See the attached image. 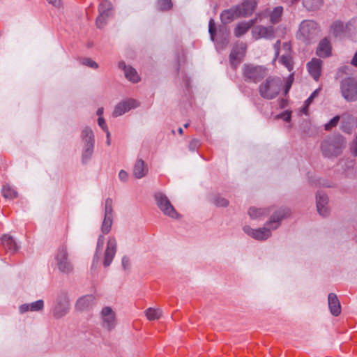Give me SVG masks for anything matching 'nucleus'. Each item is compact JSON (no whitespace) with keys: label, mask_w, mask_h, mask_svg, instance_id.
<instances>
[{"label":"nucleus","mask_w":357,"mask_h":357,"mask_svg":"<svg viewBox=\"0 0 357 357\" xmlns=\"http://www.w3.org/2000/svg\"><path fill=\"white\" fill-rule=\"evenodd\" d=\"M288 212L284 209H280L275 211L270 218V220L263 228L254 229L250 226L246 225L243 227V231L248 235L255 239L262 241L267 239L271 235V231L277 229L282 220L287 215Z\"/></svg>","instance_id":"obj_1"},{"label":"nucleus","mask_w":357,"mask_h":357,"mask_svg":"<svg viewBox=\"0 0 357 357\" xmlns=\"http://www.w3.org/2000/svg\"><path fill=\"white\" fill-rule=\"evenodd\" d=\"M208 31L211 39L215 43L218 51L227 47L230 36L227 24H209Z\"/></svg>","instance_id":"obj_2"},{"label":"nucleus","mask_w":357,"mask_h":357,"mask_svg":"<svg viewBox=\"0 0 357 357\" xmlns=\"http://www.w3.org/2000/svg\"><path fill=\"white\" fill-rule=\"evenodd\" d=\"M345 144V139L340 135L328 137L321 142L322 154L327 158L336 157L342 152Z\"/></svg>","instance_id":"obj_3"},{"label":"nucleus","mask_w":357,"mask_h":357,"mask_svg":"<svg viewBox=\"0 0 357 357\" xmlns=\"http://www.w3.org/2000/svg\"><path fill=\"white\" fill-rule=\"evenodd\" d=\"M282 82L280 77H268L259 86L260 96L267 100L274 99L280 92Z\"/></svg>","instance_id":"obj_4"},{"label":"nucleus","mask_w":357,"mask_h":357,"mask_svg":"<svg viewBox=\"0 0 357 357\" xmlns=\"http://www.w3.org/2000/svg\"><path fill=\"white\" fill-rule=\"evenodd\" d=\"M242 74L245 82L257 83L266 77L267 70L261 66L245 63L242 67Z\"/></svg>","instance_id":"obj_5"},{"label":"nucleus","mask_w":357,"mask_h":357,"mask_svg":"<svg viewBox=\"0 0 357 357\" xmlns=\"http://www.w3.org/2000/svg\"><path fill=\"white\" fill-rule=\"evenodd\" d=\"M154 198L156 205L163 214L174 219L180 218V214L176 211L175 208L165 194L160 192H156L154 195Z\"/></svg>","instance_id":"obj_6"},{"label":"nucleus","mask_w":357,"mask_h":357,"mask_svg":"<svg viewBox=\"0 0 357 357\" xmlns=\"http://www.w3.org/2000/svg\"><path fill=\"white\" fill-rule=\"evenodd\" d=\"M343 98L349 102L357 100V81L354 77L344 79L340 84Z\"/></svg>","instance_id":"obj_7"},{"label":"nucleus","mask_w":357,"mask_h":357,"mask_svg":"<svg viewBox=\"0 0 357 357\" xmlns=\"http://www.w3.org/2000/svg\"><path fill=\"white\" fill-rule=\"evenodd\" d=\"M82 138L84 142L82 151V162H87L92 157L94 147V135L91 128L86 127L82 132Z\"/></svg>","instance_id":"obj_8"},{"label":"nucleus","mask_w":357,"mask_h":357,"mask_svg":"<svg viewBox=\"0 0 357 357\" xmlns=\"http://www.w3.org/2000/svg\"><path fill=\"white\" fill-rule=\"evenodd\" d=\"M318 24H300L297 38L305 42L312 40L319 33Z\"/></svg>","instance_id":"obj_9"},{"label":"nucleus","mask_w":357,"mask_h":357,"mask_svg":"<svg viewBox=\"0 0 357 357\" xmlns=\"http://www.w3.org/2000/svg\"><path fill=\"white\" fill-rule=\"evenodd\" d=\"M55 261L61 272L68 273L73 271V266L68 259L67 249L65 246H61L58 249Z\"/></svg>","instance_id":"obj_10"},{"label":"nucleus","mask_w":357,"mask_h":357,"mask_svg":"<svg viewBox=\"0 0 357 357\" xmlns=\"http://www.w3.org/2000/svg\"><path fill=\"white\" fill-rule=\"evenodd\" d=\"M113 223V201L111 198L105 200L104 208V219L101 225V231L103 234H108Z\"/></svg>","instance_id":"obj_11"},{"label":"nucleus","mask_w":357,"mask_h":357,"mask_svg":"<svg viewBox=\"0 0 357 357\" xmlns=\"http://www.w3.org/2000/svg\"><path fill=\"white\" fill-rule=\"evenodd\" d=\"M70 308L69 301L66 294L59 295L53 308V315L56 318H60L66 315Z\"/></svg>","instance_id":"obj_12"},{"label":"nucleus","mask_w":357,"mask_h":357,"mask_svg":"<svg viewBox=\"0 0 357 357\" xmlns=\"http://www.w3.org/2000/svg\"><path fill=\"white\" fill-rule=\"evenodd\" d=\"M101 326L108 331H112L116 326L114 312L109 307H104L100 312Z\"/></svg>","instance_id":"obj_13"},{"label":"nucleus","mask_w":357,"mask_h":357,"mask_svg":"<svg viewBox=\"0 0 357 357\" xmlns=\"http://www.w3.org/2000/svg\"><path fill=\"white\" fill-rule=\"evenodd\" d=\"M247 50L245 43L241 42L236 43L232 48L229 54V61L231 65L236 68L241 59L244 57Z\"/></svg>","instance_id":"obj_14"},{"label":"nucleus","mask_w":357,"mask_h":357,"mask_svg":"<svg viewBox=\"0 0 357 357\" xmlns=\"http://www.w3.org/2000/svg\"><path fill=\"white\" fill-rule=\"evenodd\" d=\"M99 15L97 17L96 22H102L109 20L114 14V10L112 3L107 0L102 1L98 7Z\"/></svg>","instance_id":"obj_15"},{"label":"nucleus","mask_w":357,"mask_h":357,"mask_svg":"<svg viewBox=\"0 0 357 357\" xmlns=\"http://www.w3.org/2000/svg\"><path fill=\"white\" fill-rule=\"evenodd\" d=\"M117 250V243L114 237H110L107 243L104 254L103 266L108 267L112 262Z\"/></svg>","instance_id":"obj_16"},{"label":"nucleus","mask_w":357,"mask_h":357,"mask_svg":"<svg viewBox=\"0 0 357 357\" xmlns=\"http://www.w3.org/2000/svg\"><path fill=\"white\" fill-rule=\"evenodd\" d=\"M252 33L253 38L255 39H259L261 38L271 39L275 36L274 29L272 26L267 27L262 25L254 26L252 29Z\"/></svg>","instance_id":"obj_17"},{"label":"nucleus","mask_w":357,"mask_h":357,"mask_svg":"<svg viewBox=\"0 0 357 357\" xmlns=\"http://www.w3.org/2000/svg\"><path fill=\"white\" fill-rule=\"evenodd\" d=\"M139 106V102L135 99H128L119 102L114 108L113 116L117 117L123 115L132 108Z\"/></svg>","instance_id":"obj_18"},{"label":"nucleus","mask_w":357,"mask_h":357,"mask_svg":"<svg viewBox=\"0 0 357 357\" xmlns=\"http://www.w3.org/2000/svg\"><path fill=\"white\" fill-rule=\"evenodd\" d=\"M323 61L317 58H313L307 63V69L309 74L315 81H318L321 75Z\"/></svg>","instance_id":"obj_19"},{"label":"nucleus","mask_w":357,"mask_h":357,"mask_svg":"<svg viewBox=\"0 0 357 357\" xmlns=\"http://www.w3.org/2000/svg\"><path fill=\"white\" fill-rule=\"evenodd\" d=\"M317 211L320 215L326 217L329 214V210L326 206L328 197L325 193L318 191L316 195Z\"/></svg>","instance_id":"obj_20"},{"label":"nucleus","mask_w":357,"mask_h":357,"mask_svg":"<svg viewBox=\"0 0 357 357\" xmlns=\"http://www.w3.org/2000/svg\"><path fill=\"white\" fill-rule=\"evenodd\" d=\"M332 47L331 42L327 38L322 39L317 48L316 54L319 57L326 58L331 55Z\"/></svg>","instance_id":"obj_21"},{"label":"nucleus","mask_w":357,"mask_h":357,"mask_svg":"<svg viewBox=\"0 0 357 357\" xmlns=\"http://www.w3.org/2000/svg\"><path fill=\"white\" fill-rule=\"evenodd\" d=\"M119 68L124 71L125 77L129 81L137 83L140 80L136 70L130 66H126L123 61L119 63Z\"/></svg>","instance_id":"obj_22"},{"label":"nucleus","mask_w":357,"mask_h":357,"mask_svg":"<svg viewBox=\"0 0 357 357\" xmlns=\"http://www.w3.org/2000/svg\"><path fill=\"white\" fill-rule=\"evenodd\" d=\"M1 243L4 250L10 254L15 253L19 246L15 239L9 235H3L1 238Z\"/></svg>","instance_id":"obj_23"},{"label":"nucleus","mask_w":357,"mask_h":357,"mask_svg":"<svg viewBox=\"0 0 357 357\" xmlns=\"http://www.w3.org/2000/svg\"><path fill=\"white\" fill-rule=\"evenodd\" d=\"M256 4L254 0H245L241 5L236 6L240 10L241 17L250 16L254 12Z\"/></svg>","instance_id":"obj_24"},{"label":"nucleus","mask_w":357,"mask_h":357,"mask_svg":"<svg viewBox=\"0 0 357 357\" xmlns=\"http://www.w3.org/2000/svg\"><path fill=\"white\" fill-rule=\"evenodd\" d=\"M241 17L240 10L237 6H234L229 9L225 10L220 15L221 22H227L228 21H234Z\"/></svg>","instance_id":"obj_25"},{"label":"nucleus","mask_w":357,"mask_h":357,"mask_svg":"<svg viewBox=\"0 0 357 357\" xmlns=\"http://www.w3.org/2000/svg\"><path fill=\"white\" fill-rule=\"evenodd\" d=\"M328 307L333 316H338L341 312V306L337 296L334 293H330L328 296Z\"/></svg>","instance_id":"obj_26"},{"label":"nucleus","mask_w":357,"mask_h":357,"mask_svg":"<svg viewBox=\"0 0 357 357\" xmlns=\"http://www.w3.org/2000/svg\"><path fill=\"white\" fill-rule=\"evenodd\" d=\"M43 307L44 302L43 300L40 299L31 303L21 305L19 307V310L21 314H23L29 311L39 312L43 310Z\"/></svg>","instance_id":"obj_27"},{"label":"nucleus","mask_w":357,"mask_h":357,"mask_svg":"<svg viewBox=\"0 0 357 357\" xmlns=\"http://www.w3.org/2000/svg\"><path fill=\"white\" fill-rule=\"evenodd\" d=\"M149 169L142 159H137L133 167V174L137 178H142L146 175Z\"/></svg>","instance_id":"obj_28"},{"label":"nucleus","mask_w":357,"mask_h":357,"mask_svg":"<svg viewBox=\"0 0 357 357\" xmlns=\"http://www.w3.org/2000/svg\"><path fill=\"white\" fill-rule=\"evenodd\" d=\"M353 24H333L331 27V32L336 38L347 36V29H350Z\"/></svg>","instance_id":"obj_29"},{"label":"nucleus","mask_w":357,"mask_h":357,"mask_svg":"<svg viewBox=\"0 0 357 357\" xmlns=\"http://www.w3.org/2000/svg\"><path fill=\"white\" fill-rule=\"evenodd\" d=\"M94 298L91 295L82 296L77 300L76 303V308L79 310H85L91 307L93 305Z\"/></svg>","instance_id":"obj_30"},{"label":"nucleus","mask_w":357,"mask_h":357,"mask_svg":"<svg viewBox=\"0 0 357 357\" xmlns=\"http://www.w3.org/2000/svg\"><path fill=\"white\" fill-rule=\"evenodd\" d=\"M353 118L351 115H343L342 121L341 123V129L343 132L350 134L352 132Z\"/></svg>","instance_id":"obj_31"},{"label":"nucleus","mask_w":357,"mask_h":357,"mask_svg":"<svg viewBox=\"0 0 357 357\" xmlns=\"http://www.w3.org/2000/svg\"><path fill=\"white\" fill-rule=\"evenodd\" d=\"M248 213L252 219H257L268 215L269 213V208H257L255 207H251Z\"/></svg>","instance_id":"obj_32"},{"label":"nucleus","mask_w":357,"mask_h":357,"mask_svg":"<svg viewBox=\"0 0 357 357\" xmlns=\"http://www.w3.org/2000/svg\"><path fill=\"white\" fill-rule=\"evenodd\" d=\"M283 8L277 6L272 11L268 12L271 22H278L282 20Z\"/></svg>","instance_id":"obj_33"},{"label":"nucleus","mask_w":357,"mask_h":357,"mask_svg":"<svg viewBox=\"0 0 357 357\" xmlns=\"http://www.w3.org/2000/svg\"><path fill=\"white\" fill-rule=\"evenodd\" d=\"M279 62L285 66L287 70L291 72L294 69V62L292 60L291 55L282 54L279 58Z\"/></svg>","instance_id":"obj_34"},{"label":"nucleus","mask_w":357,"mask_h":357,"mask_svg":"<svg viewBox=\"0 0 357 357\" xmlns=\"http://www.w3.org/2000/svg\"><path fill=\"white\" fill-rule=\"evenodd\" d=\"M104 245V236L103 235H100L98 238L97 242V246H96V253L94 255L93 260V265H94L95 263H98L99 260V256L98 252L101 251Z\"/></svg>","instance_id":"obj_35"},{"label":"nucleus","mask_w":357,"mask_h":357,"mask_svg":"<svg viewBox=\"0 0 357 357\" xmlns=\"http://www.w3.org/2000/svg\"><path fill=\"white\" fill-rule=\"evenodd\" d=\"M2 194L5 198L13 199L17 196V192L9 185H3Z\"/></svg>","instance_id":"obj_36"},{"label":"nucleus","mask_w":357,"mask_h":357,"mask_svg":"<svg viewBox=\"0 0 357 357\" xmlns=\"http://www.w3.org/2000/svg\"><path fill=\"white\" fill-rule=\"evenodd\" d=\"M251 24H238L234 30L235 36L237 37L245 34L250 28Z\"/></svg>","instance_id":"obj_37"},{"label":"nucleus","mask_w":357,"mask_h":357,"mask_svg":"<svg viewBox=\"0 0 357 357\" xmlns=\"http://www.w3.org/2000/svg\"><path fill=\"white\" fill-rule=\"evenodd\" d=\"M146 316L151 321L158 319L160 317V311L153 308H149L146 310Z\"/></svg>","instance_id":"obj_38"},{"label":"nucleus","mask_w":357,"mask_h":357,"mask_svg":"<svg viewBox=\"0 0 357 357\" xmlns=\"http://www.w3.org/2000/svg\"><path fill=\"white\" fill-rule=\"evenodd\" d=\"M156 6L160 10H167L172 7V2L171 0H158Z\"/></svg>","instance_id":"obj_39"},{"label":"nucleus","mask_w":357,"mask_h":357,"mask_svg":"<svg viewBox=\"0 0 357 357\" xmlns=\"http://www.w3.org/2000/svg\"><path fill=\"white\" fill-rule=\"evenodd\" d=\"M320 91V89H316L311 95L310 96L305 100V107L303 109V112L305 114H307V107L312 102L314 98L317 96Z\"/></svg>","instance_id":"obj_40"},{"label":"nucleus","mask_w":357,"mask_h":357,"mask_svg":"<svg viewBox=\"0 0 357 357\" xmlns=\"http://www.w3.org/2000/svg\"><path fill=\"white\" fill-rule=\"evenodd\" d=\"M213 203L217 206H227L229 204V201L219 195H215L213 198Z\"/></svg>","instance_id":"obj_41"},{"label":"nucleus","mask_w":357,"mask_h":357,"mask_svg":"<svg viewBox=\"0 0 357 357\" xmlns=\"http://www.w3.org/2000/svg\"><path fill=\"white\" fill-rule=\"evenodd\" d=\"M340 119V116L337 115V116H334L328 123L325 124L324 129L326 131H329V130H332L333 128H335L337 125Z\"/></svg>","instance_id":"obj_42"},{"label":"nucleus","mask_w":357,"mask_h":357,"mask_svg":"<svg viewBox=\"0 0 357 357\" xmlns=\"http://www.w3.org/2000/svg\"><path fill=\"white\" fill-rule=\"evenodd\" d=\"M81 63L86 66H89L91 68L96 69L98 67V65L96 62L91 59L90 58H83L81 59Z\"/></svg>","instance_id":"obj_43"},{"label":"nucleus","mask_w":357,"mask_h":357,"mask_svg":"<svg viewBox=\"0 0 357 357\" xmlns=\"http://www.w3.org/2000/svg\"><path fill=\"white\" fill-rule=\"evenodd\" d=\"M282 51L284 52L282 54L291 55V45L289 42H284L282 46Z\"/></svg>","instance_id":"obj_44"},{"label":"nucleus","mask_w":357,"mask_h":357,"mask_svg":"<svg viewBox=\"0 0 357 357\" xmlns=\"http://www.w3.org/2000/svg\"><path fill=\"white\" fill-rule=\"evenodd\" d=\"M199 146H200V142L197 139H193L190 141L188 147L190 151H194L198 149Z\"/></svg>","instance_id":"obj_45"},{"label":"nucleus","mask_w":357,"mask_h":357,"mask_svg":"<svg viewBox=\"0 0 357 357\" xmlns=\"http://www.w3.org/2000/svg\"><path fill=\"white\" fill-rule=\"evenodd\" d=\"M122 266L124 270H127L130 268V259L127 256H123L121 260Z\"/></svg>","instance_id":"obj_46"},{"label":"nucleus","mask_w":357,"mask_h":357,"mask_svg":"<svg viewBox=\"0 0 357 357\" xmlns=\"http://www.w3.org/2000/svg\"><path fill=\"white\" fill-rule=\"evenodd\" d=\"M350 149H351L352 153L355 156H357V135H356V137H355V139L353 140V142L351 144Z\"/></svg>","instance_id":"obj_47"},{"label":"nucleus","mask_w":357,"mask_h":357,"mask_svg":"<svg viewBox=\"0 0 357 357\" xmlns=\"http://www.w3.org/2000/svg\"><path fill=\"white\" fill-rule=\"evenodd\" d=\"M98 123L99 126L105 132L108 130L107 126L105 123V121L102 117H99L98 119Z\"/></svg>","instance_id":"obj_48"},{"label":"nucleus","mask_w":357,"mask_h":357,"mask_svg":"<svg viewBox=\"0 0 357 357\" xmlns=\"http://www.w3.org/2000/svg\"><path fill=\"white\" fill-rule=\"evenodd\" d=\"M275 57H278L280 52V40H278L276 41V43L274 44L273 46Z\"/></svg>","instance_id":"obj_49"},{"label":"nucleus","mask_w":357,"mask_h":357,"mask_svg":"<svg viewBox=\"0 0 357 357\" xmlns=\"http://www.w3.org/2000/svg\"><path fill=\"white\" fill-rule=\"evenodd\" d=\"M119 178L122 181H126L128 178V174L126 171L121 170L119 173Z\"/></svg>","instance_id":"obj_50"},{"label":"nucleus","mask_w":357,"mask_h":357,"mask_svg":"<svg viewBox=\"0 0 357 357\" xmlns=\"http://www.w3.org/2000/svg\"><path fill=\"white\" fill-rule=\"evenodd\" d=\"M280 117L283 119L285 121L289 122L291 120V112H284L282 114H281Z\"/></svg>","instance_id":"obj_51"},{"label":"nucleus","mask_w":357,"mask_h":357,"mask_svg":"<svg viewBox=\"0 0 357 357\" xmlns=\"http://www.w3.org/2000/svg\"><path fill=\"white\" fill-rule=\"evenodd\" d=\"M293 75H291L289 78H288V80H287V86H286V89H285V92L287 93L289 89H290L291 86V84H292V82H293Z\"/></svg>","instance_id":"obj_52"},{"label":"nucleus","mask_w":357,"mask_h":357,"mask_svg":"<svg viewBox=\"0 0 357 357\" xmlns=\"http://www.w3.org/2000/svg\"><path fill=\"white\" fill-rule=\"evenodd\" d=\"M47 2L54 7L59 8L61 6L60 0H47Z\"/></svg>","instance_id":"obj_53"},{"label":"nucleus","mask_w":357,"mask_h":357,"mask_svg":"<svg viewBox=\"0 0 357 357\" xmlns=\"http://www.w3.org/2000/svg\"><path fill=\"white\" fill-rule=\"evenodd\" d=\"M351 64L354 66H357V55L354 54L353 59L351 61Z\"/></svg>","instance_id":"obj_54"},{"label":"nucleus","mask_w":357,"mask_h":357,"mask_svg":"<svg viewBox=\"0 0 357 357\" xmlns=\"http://www.w3.org/2000/svg\"><path fill=\"white\" fill-rule=\"evenodd\" d=\"M107 132V144L108 146H109V145H110V144H111L110 133H109V130H107V132Z\"/></svg>","instance_id":"obj_55"},{"label":"nucleus","mask_w":357,"mask_h":357,"mask_svg":"<svg viewBox=\"0 0 357 357\" xmlns=\"http://www.w3.org/2000/svg\"><path fill=\"white\" fill-rule=\"evenodd\" d=\"M96 113L97 115L99 116V117H101V115L103 114V108H98Z\"/></svg>","instance_id":"obj_56"},{"label":"nucleus","mask_w":357,"mask_h":357,"mask_svg":"<svg viewBox=\"0 0 357 357\" xmlns=\"http://www.w3.org/2000/svg\"><path fill=\"white\" fill-rule=\"evenodd\" d=\"M178 132L180 135H182L183 132V130L181 128H178Z\"/></svg>","instance_id":"obj_57"},{"label":"nucleus","mask_w":357,"mask_h":357,"mask_svg":"<svg viewBox=\"0 0 357 357\" xmlns=\"http://www.w3.org/2000/svg\"><path fill=\"white\" fill-rule=\"evenodd\" d=\"M185 81H186V86H187V87H189V80H188V79L186 78Z\"/></svg>","instance_id":"obj_58"},{"label":"nucleus","mask_w":357,"mask_h":357,"mask_svg":"<svg viewBox=\"0 0 357 357\" xmlns=\"http://www.w3.org/2000/svg\"><path fill=\"white\" fill-rule=\"evenodd\" d=\"M188 126H189V123H186L185 124H184L185 128H188Z\"/></svg>","instance_id":"obj_59"},{"label":"nucleus","mask_w":357,"mask_h":357,"mask_svg":"<svg viewBox=\"0 0 357 357\" xmlns=\"http://www.w3.org/2000/svg\"><path fill=\"white\" fill-rule=\"evenodd\" d=\"M310 22V21H308V20H303L301 22L305 23V22Z\"/></svg>","instance_id":"obj_60"},{"label":"nucleus","mask_w":357,"mask_h":357,"mask_svg":"<svg viewBox=\"0 0 357 357\" xmlns=\"http://www.w3.org/2000/svg\"><path fill=\"white\" fill-rule=\"evenodd\" d=\"M209 22H210V23H212V22H214V21H213V19H211V20H209Z\"/></svg>","instance_id":"obj_61"},{"label":"nucleus","mask_w":357,"mask_h":357,"mask_svg":"<svg viewBox=\"0 0 357 357\" xmlns=\"http://www.w3.org/2000/svg\"><path fill=\"white\" fill-rule=\"evenodd\" d=\"M249 22L252 23V22H254V21L253 20H250Z\"/></svg>","instance_id":"obj_62"}]
</instances>
